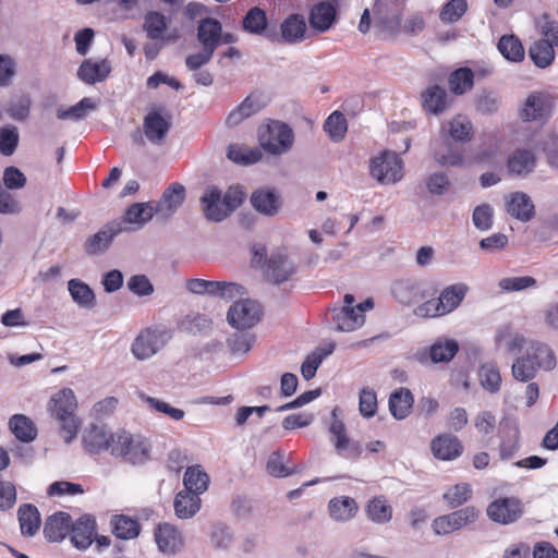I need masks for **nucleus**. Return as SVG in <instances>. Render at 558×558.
<instances>
[{
    "label": "nucleus",
    "instance_id": "obj_8",
    "mask_svg": "<svg viewBox=\"0 0 558 558\" xmlns=\"http://www.w3.org/2000/svg\"><path fill=\"white\" fill-rule=\"evenodd\" d=\"M171 128V116L161 113L159 110L149 111L143 120V132L145 137L153 145H162L166 143Z\"/></svg>",
    "mask_w": 558,
    "mask_h": 558
},
{
    "label": "nucleus",
    "instance_id": "obj_27",
    "mask_svg": "<svg viewBox=\"0 0 558 558\" xmlns=\"http://www.w3.org/2000/svg\"><path fill=\"white\" fill-rule=\"evenodd\" d=\"M156 216V211L153 203H134L128 207L123 216V222L130 225V230H140L153 217Z\"/></svg>",
    "mask_w": 558,
    "mask_h": 558
},
{
    "label": "nucleus",
    "instance_id": "obj_55",
    "mask_svg": "<svg viewBox=\"0 0 558 558\" xmlns=\"http://www.w3.org/2000/svg\"><path fill=\"white\" fill-rule=\"evenodd\" d=\"M474 74L470 69L461 68L451 73L449 77L450 90L462 95L473 87Z\"/></svg>",
    "mask_w": 558,
    "mask_h": 558
},
{
    "label": "nucleus",
    "instance_id": "obj_60",
    "mask_svg": "<svg viewBox=\"0 0 558 558\" xmlns=\"http://www.w3.org/2000/svg\"><path fill=\"white\" fill-rule=\"evenodd\" d=\"M482 387L492 393L500 389L501 376L498 368L493 364L483 365L478 372Z\"/></svg>",
    "mask_w": 558,
    "mask_h": 558
},
{
    "label": "nucleus",
    "instance_id": "obj_58",
    "mask_svg": "<svg viewBox=\"0 0 558 558\" xmlns=\"http://www.w3.org/2000/svg\"><path fill=\"white\" fill-rule=\"evenodd\" d=\"M140 399L148 405L150 411L163 413L174 421H180L185 415L183 410L174 408L163 400L146 396L145 393H141Z\"/></svg>",
    "mask_w": 558,
    "mask_h": 558
},
{
    "label": "nucleus",
    "instance_id": "obj_54",
    "mask_svg": "<svg viewBox=\"0 0 558 558\" xmlns=\"http://www.w3.org/2000/svg\"><path fill=\"white\" fill-rule=\"evenodd\" d=\"M113 533L122 539L135 538L140 534V524L125 515H116L111 520Z\"/></svg>",
    "mask_w": 558,
    "mask_h": 558
},
{
    "label": "nucleus",
    "instance_id": "obj_4",
    "mask_svg": "<svg viewBox=\"0 0 558 558\" xmlns=\"http://www.w3.org/2000/svg\"><path fill=\"white\" fill-rule=\"evenodd\" d=\"M172 333L166 327L146 328L135 337L131 352L138 361H145L157 354L171 340Z\"/></svg>",
    "mask_w": 558,
    "mask_h": 558
},
{
    "label": "nucleus",
    "instance_id": "obj_24",
    "mask_svg": "<svg viewBox=\"0 0 558 558\" xmlns=\"http://www.w3.org/2000/svg\"><path fill=\"white\" fill-rule=\"evenodd\" d=\"M434 457L442 461H451L460 457L463 447L461 441L452 435L442 434L435 437L430 444Z\"/></svg>",
    "mask_w": 558,
    "mask_h": 558
},
{
    "label": "nucleus",
    "instance_id": "obj_2",
    "mask_svg": "<svg viewBox=\"0 0 558 558\" xmlns=\"http://www.w3.org/2000/svg\"><path fill=\"white\" fill-rule=\"evenodd\" d=\"M78 401L73 389L63 387L53 392L48 400L47 410L60 427L65 442H70L77 435L81 420L76 415Z\"/></svg>",
    "mask_w": 558,
    "mask_h": 558
},
{
    "label": "nucleus",
    "instance_id": "obj_52",
    "mask_svg": "<svg viewBox=\"0 0 558 558\" xmlns=\"http://www.w3.org/2000/svg\"><path fill=\"white\" fill-rule=\"evenodd\" d=\"M324 130L331 141L338 143L342 141L348 131L347 119L340 111L332 112L324 123Z\"/></svg>",
    "mask_w": 558,
    "mask_h": 558
},
{
    "label": "nucleus",
    "instance_id": "obj_39",
    "mask_svg": "<svg viewBox=\"0 0 558 558\" xmlns=\"http://www.w3.org/2000/svg\"><path fill=\"white\" fill-rule=\"evenodd\" d=\"M183 490L199 496L208 489L209 476L198 464L189 466L183 476Z\"/></svg>",
    "mask_w": 558,
    "mask_h": 558
},
{
    "label": "nucleus",
    "instance_id": "obj_15",
    "mask_svg": "<svg viewBox=\"0 0 558 558\" xmlns=\"http://www.w3.org/2000/svg\"><path fill=\"white\" fill-rule=\"evenodd\" d=\"M112 70L108 59H85L77 69V77L87 85H95L108 78Z\"/></svg>",
    "mask_w": 558,
    "mask_h": 558
},
{
    "label": "nucleus",
    "instance_id": "obj_32",
    "mask_svg": "<svg viewBox=\"0 0 558 558\" xmlns=\"http://www.w3.org/2000/svg\"><path fill=\"white\" fill-rule=\"evenodd\" d=\"M525 353L532 355L535 365L543 371H553L557 365L556 355L547 343L530 341Z\"/></svg>",
    "mask_w": 558,
    "mask_h": 558
},
{
    "label": "nucleus",
    "instance_id": "obj_14",
    "mask_svg": "<svg viewBox=\"0 0 558 558\" xmlns=\"http://www.w3.org/2000/svg\"><path fill=\"white\" fill-rule=\"evenodd\" d=\"M199 201L207 220L220 222L229 216L221 191L217 186H207Z\"/></svg>",
    "mask_w": 558,
    "mask_h": 558
},
{
    "label": "nucleus",
    "instance_id": "obj_12",
    "mask_svg": "<svg viewBox=\"0 0 558 558\" xmlns=\"http://www.w3.org/2000/svg\"><path fill=\"white\" fill-rule=\"evenodd\" d=\"M522 513L520 500L513 497L498 498L487 507L488 518L500 524L513 523Z\"/></svg>",
    "mask_w": 558,
    "mask_h": 558
},
{
    "label": "nucleus",
    "instance_id": "obj_22",
    "mask_svg": "<svg viewBox=\"0 0 558 558\" xmlns=\"http://www.w3.org/2000/svg\"><path fill=\"white\" fill-rule=\"evenodd\" d=\"M391 291L393 298L403 305H410L424 298L423 283L412 278L395 281Z\"/></svg>",
    "mask_w": 558,
    "mask_h": 558
},
{
    "label": "nucleus",
    "instance_id": "obj_38",
    "mask_svg": "<svg viewBox=\"0 0 558 558\" xmlns=\"http://www.w3.org/2000/svg\"><path fill=\"white\" fill-rule=\"evenodd\" d=\"M17 515L21 533L24 536H34L38 532L41 523L38 509L31 504H24L20 506Z\"/></svg>",
    "mask_w": 558,
    "mask_h": 558
},
{
    "label": "nucleus",
    "instance_id": "obj_43",
    "mask_svg": "<svg viewBox=\"0 0 558 558\" xmlns=\"http://www.w3.org/2000/svg\"><path fill=\"white\" fill-rule=\"evenodd\" d=\"M9 427L12 434L23 442H31L37 436L34 423L23 414L13 415L9 421Z\"/></svg>",
    "mask_w": 558,
    "mask_h": 558
},
{
    "label": "nucleus",
    "instance_id": "obj_9",
    "mask_svg": "<svg viewBox=\"0 0 558 558\" xmlns=\"http://www.w3.org/2000/svg\"><path fill=\"white\" fill-rule=\"evenodd\" d=\"M551 98L542 92L531 93L523 101L519 116L523 121H545L551 112Z\"/></svg>",
    "mask_w": 558,
    "mask_h": 558
},
{
    "label": "nucleus",
    "instance_id": "obj_59",
    "mask_svg": "<svg viewBox=\"0 0 558 558\" xmlns=\"http://www.w3.org/2000/svg\"><path fill=\"white\" fill-rule=\"evenodd\" d=\"M266 27V13L258 7L252 8L243 19V28L247 33L260 35Z\"/></svg>",
    "mask_w": 558,
    "mask_h": 558
},
{
    "label": "nucleus",
    "instance_id": "obj_34",
    "mask_svg": "<svg viewBox=\"0 0 558 558\" xmlns=\"http://www.w3.org/2000/svg\"><path fill=\"white\" fill-rule=\"evenodd\" d=\"M221 24L215 19H203L197 28V39L203 48L216 50L220 45Z\"/></svg>",
    "mask_w": 558,
    "mask_h": 558
},
{
    "label": "nucleus",
    "instance_id": "obj_33",
    "mask_svg": "<svg viewBox=\"0 0 558 558\" xmlns=\"http://www.w3.org/2000/svg\"><path fill=\"white\" fill-rule=\"evenodd\" d=\"M433 155L437 163L442 167H463L465 165L462 150L446 141L434 145Z\"/></svg>",
    "mask_w": 558,
    "mask_h": 558
},
{
    "label": "nucleus",
    "instance_id": "obj_25",
    "mask_svg": "<svg viewBox=\"0 0 558 558\" xmlns=\"http://www.w3.org/2000/svg\"><path fill=\"white\" fill-rule=\"evenodd\" d=\"M72 520L69 513L59 511L47 518L44 534L50 542H60L71 533Z\"/></svg>",
    "mask_w": 558,
    "mask_h": 558
},
{
    "label": "nucleus",
    "instance_id": "obj_46",
    "mask_svg": "<svg viewBox=\"0 0 558 558\" xmlns=\"http://www.w3.org/2000/svg\"><path fill=\"white\" fill-rule=\"evenodd\" d=\"M538 369L541 368L535 365L532 355H527L525 352L513 362L511 367L513 378L523 383L532 380Z\"/></svg>",
    "mask_w": 558,
    "mask_h": 558
},
{
    "label": "nucleus",
    "instance_id": "obj_62",
    "mask_svg": "<svg viewBox=\"0 0 558 558\" xmlns=\"http://www.w3.org/2000/svg\"><path fill=\"white\" fill-rule=\"evenodd\" d=\"M466 9V0H450L441 9L439 17L444 23H454L462 17Z\"/></svg>",
    "mask_w": 558,
    "mask_h": 558
},
{
    "label": "nucleus",
    "instance_id": "obj_42",
    "mask_svg": "<svg viewBox=\"0 0 558 558\" xmlns=\"http://www.w3.org/2000/svg\"><path fill=\"white\" fill-rule=\"evenodd\" d=\"M445 131L457 142H469L473 135V124L463 114H457L442 126Z\"/></svg>",
    "mask_w": 558,
    "mask_h": 558
},
{
    "label": "nucleus",
    "instance_id": "obj_29",
    "mask_svg": "<svg viewBox=\"0 0 558 558\" xmlns=\"http://www.w3.org/2000/svg\"><path fill=\"white\" fill-rule=\"evenodd\" d=\"M468 292L469 287L462 282L454 283L442 289L437 298L441 312L445 315L452 313L460 306Z\"/></svg>",
    "mask_w": 558,
    "mask_h": 558
},
{
    "label": "nucleus",
    "instance_id": "obj_44",
    "mask_svg": "<svg viewBox=\"0 0 558 558\" xmlns=\"http://www.w3.org/2000/svg\"><path fill=\"white\" fill-rule=\"evenodd\" d=\"M252 206L266 216L275 215L279 209L278 196L269 190H259L252 194Z\"/></svg>",
    "mask_w": 558,
    "mask_h": 558
},
{
    "label": "nucleus",
    "instance_id": "obj_10",
    "mask_svg": "<svg viewBox=\"0 0 558 558\" xmlns=\"http://www.w3.org/2000/svg\"><path fill=\"white\" fill-rule=\"evenodd\" d=\"M185 197V189L180 183H172L167 187L160 199L153 203L156 217L161 221L169 220L181 207Z\"/></svg>",
    "mask_w": 558,
    "mask_h": 558
},
{
    "label": "nucleus",
    "instance_id": "obj_48",
    "mask_svg": "<svg viewBox=\"0 0 558 558\" xmlns=\"http://www.w3.org/2000/svg\"><path fill=\"white\" fill-rule=\"evenodd\" d=\"M529 54L535 65L544 69L553 63L555 59V47L546 40L538 39L530 47Z\"/></svg>",
    "mask_w": 558,
    "mask_h": 558
},
{
    "label": "nucleus",
    "instance_id": "obj_45",
    "mask_svg": "<svg viewBox=\"0 0 558 558\" xmlns=\"http://www.w3.org/2000/svg\"><path fill=\"white\" fill-rule=\"evenodd\" d=\"M97 108V102L89 97H85L80 100L76 105L63 108L59 107L57 109V118L59 120H82L84 119L89 111H93Z\"/></svg>",
    "mask_w": 558,
    "mask_h": 558
},
{
    "label": "nucleus",
    "instance_id": "obj_1",
    "mask_svg": "<svg viewBox=\"0 0 558 558\" xmlns=\"http://www.w3.org/2000/svg\"><path fill=\"white\" fill-rule=\"evenodd\" d=\"M403 9L404 0H376L372 11L364 10L357 28L362 34L373 28L384 38H393L402 29Z\"/></svg>",
    "mask_w": 558,
    "mask_h": 558
},
{
    "label": "nucleus",
    "instance_id": "obj_51",
    "mask_svg": "<svg viewBox=\"0 0 558 558\" xmlns=\"http://www.w3.org/2000/svg\"><path fill=\"white\" fill-rule=\"evenodd\" d=\"M149 454V446L145 439L140 436H132L130 434V444L126 445L123 451V458L131 463H142L147 460Z\"/></svg>",
    "mask_w": 558,
    "mask_h": 558
},
{
    "label": "nucleus",
    "instance_id": "obj_18",
    "mask_svg": "<svg viewBox=\"0 0 558 558\" xmlns=\"http://www.w3.org/2000/svg\"><path fill=\"white\" fill-rule=\"evenodd\" d=\"M537 158L533 150L518 148L507 158V171L512 177L525 178L531 174L536 167Z\"/></svg>",
    "mask_w": 558,
    "mask_h": 558
},
{
    "label": "nucleus",
    "instance_id": "obj_20",
    "mask_svg": "<svg viewBox=\"0 0 558 558\" xmlns=\"http://www.w3.org/2000/svg\"><path fill=\"white\" fill-rule=\"evenodd\" d=\"M143 29L151 40L177 41L179 34L177 29L168 32L166 16L159 12H148L144 17Z\"/></svg>",
    "mask_w": 558,
    "mask_h": 558
},
{
    "label": "nucleus",
    "instance_id": "obj_16",
    "mask_svg": "<svg viewBox=\"0 0 558 558\" xmlns=\"http://www.w3.org/2000/svg\"><path fill=\"white\" fill-rule=\"evenodd\" d=\"M337 19V7L331 1H322L315 4L308 15V23L312 31L323 34L328 32Z\"/></svg>",
    "mask_w": 558,
    "mask_h": 558
},
{
    "label": "nucleus",
    "instance_id": "obj_49",
    "mask_svg": "<svg viewBox=\"0 0 558 558\" xmlns=\"http://www.w3.org/2000/svg\"><path fill=\"white\" fill-rule=\"evenodd\" d=\"M366 513L371 521L377 524H385L392 518V508L386 499L376 497L368 501Z\"/></svg>",
    "mask_w": 558,
    "mask_h": 558
},
{
    "label": "nucleus",
    "instance_id": "obj_3",
    "mask_svg": "<svg viewBox=\"0 0 558 558\" xmlns=\"http://www.w3.org/2000/svg\"><path fill=\"white\" fill-rule=\"evenodd\" d=\"M259 145L269 154L282 155L289 151L294 142L292 129L280 121H271L258 131Z\"/></svg>",
    "mask_w": 558,
    "mask_h": 558
},
{
    "label": "nucleus",
    "instance_id": "obj_56",
    "mask_svg": "<svg viewBox=\"0 0 558 558\" xmlns=\"http://www.w3.org/2000/svg\"><path fill=\"white\" fill-rule=\"evenodd\" d=\"M496 341L498 343H504L508 351L512 352L515 350H524L525 352L531 340L510 328H502L498 331Z\"/></svg>",
    "mask_w": 558,
    "mask_h": 558
},
{
    "label": "nucleus",
    "instance_id": "obj_47",
    "mask_svg": "<svg viewBox=\"0 0 558 558\" xmlns=\"http://www.w3.org/2000/svg\"><path fill=\"white\" fill-rule=\"evenodd\" d=\"M459 344L453 339H438L429 349L433 363L449 362L458 352Z\"/></svg>",
    "mask_w": 558,
    "mask_h": 558
},
{
    "label": "nucleus",
    "instance_id": "obj_13",
    "mask_svg": "<svg viewBox=\"0 0 558 558\" xmlns=\"http://www.w3.org/2000/svg\"><path fill=\"white\" fill-rule=\"evenodd\" d=\"M506 211L512 218L529 222L535 217V205L525 192L515 191L505 196Z\"/></svg>",
    "mask_w": 558,
    "mask_h": 558
},
{
    "label": "nucleus",
    "instance_id": "obj_19",
    "mask_svg": "<svg viewBox=\"0 0 558 558\" xmlns=\"http://www.w3.org/2000/svg\"><path fill=\"white\" fill-rule=\"evenodd\" d=\"M266 102L257 94H250L239 106L228 114L226 124L229 128L240 125L244 120L257 114L264 109Z\"/></svg>",
    "mask_w": 558,
    "mask_h": 558
},
{
    "label": "nucleus",
    "instance_id": "obj_40",
    "mask_svg": "<svg viewBox=\"0 0 558 558\" xmlns=\"http://www.w3.org/2000/svg\"><path fill=\"white\" fill-rule=\"evenodd\" d=\"M174 512L180 519H190L201 509V498L189 490H181L174 499Z\"/></svg>",
    "mask_w": 558,
    "mask_h": 558
},
{
    "label": "nucleus",
    "instance_id": "obj_30",
    "mask_svg": "<svg viewBox=\"0 0 558 558\" xmlns=\"http://www.w3.org/2000/svg\"><path fill=\"white\" fill-rule=\"evenodd\" d=\"M295 272V265L288 255L278 252L271 255L268 263L267 276L276 283L288 280Z\"/></svg>",
    "mask_w": 558,
    "mask_h": 558
},
{
    "label": "nucleus",
    "instance_id": "obj_11",
    "mask_svg": "<svg viewBox=\"0 0 558 558\" xmlns=\"http://www.w3.org/2000/svg\"><path fill=\"white\" fill-rule=\"evenodd\" d=\"M374 303L371 299L357 304L355 307L343 306L333 314L337 330L350 332L363 326L364 312L372 310Z\"/></svg>",
    "mask_w": 558,
    "mask_h": 558
},
{
    "label": "nucleus",
    "instance_id": "obj_31",
    "mask_svg": "<svg viewBox=\"0 0 558 558\" xmlns=\"http://www.w3.org/2000/svg\"><path fill=\"white\" fill-rule=\"evenodd\" d=\"M123 229L119 226L108 225L90 236L85 244V251L89 255L104 253L111 244L116 235Z\"/></svg>",
    "mask_w": 558,
    "mask_h": 558
},
{
    "label": "nucleus",
    "instance_id": "obj_6",
    "mask_svg": "<svg viewBox=\"0 0 558 558\" xmlns=\"http://www.w3.org/2000/svg\"><path fill=\"white\" fill-rule=\"evenodd\" d=\"M480 515V510L473 506L465 507L448 514L437 517L432 522V529L436 535H448L474 523Z\"/></svg>",
    "mask_w": 558,
    "mask_h": 558
},
{
    "label": "nucleus",
    "instance_id": "obj_28",
    "mask_svg": "<svg viewBox=\"0 0 558 558\" xmlns=\"http://www.w3.org/2000/svg\"><path fill=\"white\" fill-rule=\"evenodd\" d=\"M423 109L432 114H440L446 111L449 106L447 92L438 85H432L422 93Z\"/></svg>",
    "mask_w": 558,
    "mask_h": 558
},
{
    "label": "nucleus",
    "instance_id": "obj_57",
    "mask_svg": "<svg viewBox=\"0 0 558 558\" xmlns=\"http://www.w3.org/2000/svg\"><path fill=\"white\" fill-rule=\"evenodd\" d=\"M498 50L509 61L518 62L524 58V49L512 35L502 36L498 41Z\"/></svg>",
    "mask_w": 558,
    "mask_h": 558
},
{
    "label": "nucleus",
    "instance_id": "obj_64",
    "mask_svg": "<svg viewBox=\"0 0 558 558\" xmlns=\"http://www.w3.org/2000/svg\"><path fill=\"white\" fill-rule=\"evenodd\" d=\"M19 144V132L14 126L0 129V153L4 156H11Z\"/></svg>",
    "mask_w": 558,
    "mask_h": 558
},
{
    "label": "nucleus",
    "instance_id": "obj_23",
    "mask_svg": "<svg viewBox=\"0 0 558 558\" xmlns=\"http://www.w3.org/2000/svg\"><path fill=\"white\" fill-rule=\"evenodd\" d=\"M155 541L161 553L174 555L183 546L181 533L169 523L159 524L155 531Z\"/></svg>",
    "mask_w": 558,
    "mask_h": 558
},
{
    "label": "nucleus",
    "instance_id": "obj_61",
    "mask_svg": "<svg viewBox=\"0 0 558 558\" xmlns=\"http://www.w3.org/2000/svg\"><path fill=\"white\" fill-rule=\"evenodd\" d=\"M32 100L27 94L14 95L8 106V113L15 120H25L29 114Z\"/></svg>",
    "mask_w": 558,
    "mask_h": 558
},
{
    "label": "nucleus",
    "instance_id": "obj_35",
    "mask_svg": "<svg viewBox=\"0 0 558 558\" xmlns=\"http://www.w3.org/2000/svg\"><path fill=\"white\" fill-rule=\"evenodd\" d=\"M413 395L408 388H399L389 398V411L397 420L405 418L413 407Z\"/></svg>",
    "mask_w": 558,
    "mask_h": 558
},
{
    "label": "nucleus",
    "instance_id": "obj_26",
    "mask_svg": "<svg viewBox=\"0 0 558 558\" xmlns=\"http://www.w3.org/2000/svg\"><path fill=\"white\" fill-rule=\"evenodd\" d=\"M95 535V520L90 515L81 517L71 527V542L81 550L88 548Z\"/></svg>",
    "mask_w": 558,
    "mask_h": 558
},
{
    "label": "nucleus",
    "instance_id": "obj_17",
    "mask_svg": "<svg viewBox=\"0 0 558 558\" xmlns=\"http://www.w3.org/2000/svg\"><path fill=\"white\" fill-rule=\"evenodd\" d=\"M500 458L508 460L519 450L520 429L517 418L504 416L500 421Z\"/></svg>",
    "mask_w": 558,
    "mask_h": 558
},
{
    "label": "nucleus",
    "instance_id": "obj_21",
    "mask_svg": "<svg viewBox=\"0 0 558 558\" xmlns=\"http://www.w3.org/2000/svg\"><path fill=\"white\" fill-rule=\"evenodd\" d=\"M307 26L303 15L293 13L280 24L278 41L296 45L306 38Z\"/></svg>",
    "mask_w": 558,
    "mask_h": 558
},
{
    "label": "nucleus",
    "instance_id": "obj_5",
    "mask_svg": "<svg viewBox=\"0 0 558 558\" xmlns=\"http://www.w3.org/2000/svg\"><path fill=\"white\" fill-rule=\"evenodd\" d=\"M369 174L381 184H396L403 178V161L390 150H384L369 160Z\"/></svg>",
    "mask_w": 558,
    "mask_h": 558
},
{
    "label": "nucleus",
    "instance_id": "obj_7",
    "mask_svg": "<svg viewBox=\"0 0 558 558\" xmlns=\"http://www.w3.org/2000/svg\"><path fill=\"white\" fill-rule=\"evenodd\" d=\"M262 307L254 300L245 299L234 302L228 313L227 320L235 329L244 330L254 327L260 319Z\"/></svg>",
    "mask_w": 558,
    "mask_h": 558
},
{
    "label": "nucleus",
    "instance_id": "obj_50",
    "mask_svg": "<svg viewBox=\"0 0 558 558\" xmlns=\"http://www.w3.org/2000/svg\"><path fill=\"white\" fill-rule=\"evenodd\" d=\"M227 155L230 160L243 166L256 163L262 159V153L258 148L241 146L238 144L230 145Z\"/></svg>",
    "mask_w": 558,
    "mask_h": 558
},
{
    "label": "nucleus",
    "instance_id": "obj_37",
    "mask_svg": "<svg viewBox=\"0 0 558 558\" xmlns=\"http://www.w3.org/2000/svg\"><path fill=\"white\" fill-rule=\"evenodd\" d=\"M330 517L339 522L350 521L357 512V504L348 496L332 498L328 504Z\"/></svg>",
    "mask_w": 558,
    "mask_h": 558
},
{
    "label": "nucleus",
    "instance_id": "obj_63",
    "mask_svg": "<svg viewBox=\"0 0 558 558\" xmlns=\"http://www.w3.org/2000/svg\"><path fill=\"white\" fill-rule=\"evenodd\" d=\"M494 209L489 204H482L474 208L472 221L476 229L487 231L493 227Z\"/></svg>",
    "mask_w": 558,
    "mask_h": 558
},
{
    "label": "nucleus",
    "instance_id": "obj_41",
    "mask_svg": "<svg viewBox=\"0 0 558 558\" xmlns=\"http://www.w3.org/2000/svg\"><path fill=\"white\" fill-rule=\"evenodd\" d=\"M68 290L74 303L80 307L92 310L96 305V296L90 287L80 279H71Z\"/></svg>",
    "mask_w": 558,
    "mask_h": 558
},
{
    "label": "nucleus",
    "instance_id": "obj_36",
    "mask_svg": "<svg viewBox=\"0 0 558 558\" xmlns=\"http://www.w3.org/2000/svg\"><path fill=\"white\" fill-rule=\"evenodd\" d=\"M111 432L102 425H92L83 436V444L87 451L98 453L106 451Z\"/></svg>",
    "mask_w": 558,
    "mask_h": 558
},
{
    "label": "nucleus",
    "instance_id": "obj_53",
    "mask_svg": "<svg viewBox=\"0 0 558 558\" xmlns=\"http://www.w3.org/2000/svg\"><path fill=\"white\" fill-rule=\"evenodd\" d=\"M472 497V487L468 483H459L448 487L442 498L450 508H457L465 504Z\"/></svg>",
    "mask_w": 558,
    "mask_h": 558
}]
</instances>
